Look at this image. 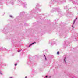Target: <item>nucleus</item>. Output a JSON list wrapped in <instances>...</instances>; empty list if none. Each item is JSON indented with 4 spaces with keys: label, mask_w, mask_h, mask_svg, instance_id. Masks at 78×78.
<instances>
[{
    "label": "nucleus",
    "mask_w": 78,
    "mask_h": 78,
    "mask_svg": "<svg viewBox=\"0 0 78 78\" xmlns=\"http://www.w3.org/2000/svg\"><path fill=\"white\" fill-rule=\"evenodd\" d=\"M57 54L58 55H59V52H58L57 53Z\"/></svg>",
    "instance_id": "f03ea898"
},
{
    "label": "nucleus",
    "mask_w": 78,
    "mask_h": 78,
    "mask_svg": "<svg viewBox=\"0 0 78 78\" xmlns=\"http://www.w3.org/2000/svg\"><path fill=\"white\" fill-rule=\"evenodd\" d=\"M76 19H77V18H76Z\"/></svg>",
    "instance_id": "9d476101"
},
{
    "label": "nucleus",
    "mask_w": 78,
    "mask_h": 78,
    "mask_svg": "<svg viewBox=\"0 0 78 78\" xmlns=\"http://www.w3.org/2000/svg\"><path fill=\"white\" fill-rule=\"evenodd\" d=\"M0 73H1V74L2 75V73H1L0 72Z\"/></svg>",
    "instance_id": "423d86ee"
},
{
    "label": "nucleus",
    "mask_w": 78,
    "mask_h": 78,
    "mask_svg": "<svg viewBox=\"0 0 78 78\" xmlns=\"http://www.w3.org/2000/svg\"><path fill=\"white\" fill-rule=\"evenodd\" d=\"M46 78H47V76H46Z\"/></svg>",
    "instance_id": "6e6552de"
},
{
    "label": "nucleus",
    "mask_w": 78,
    "mask_h": 78,
    "mask_svg": "<svg viewBox=\"0 0 78 78\" xmlns=\"http://www.w3.org/2000/svg\"><path fill=\"white\" fill-rule=\"evenodd\" d=\"M10 17H12V16H10Z\"/></svg>",
    "instance_id": "ddd939ff"
},
{
    "label": "nucleus",
    "mask_w": 78,
    "mask_h": 78,
    "mask_svg": "<svg viewBox=\"0 0 78 78\" xmlns=\"http://www.w3.org/2000/svg\"><path fill=\"white\" fill-rule=\"evenodd\" d=\"M35 43H36L35 42H34V43H32V44H31V45H33V44H35Z\"/></svg>",
    "instance_id": "f257e3e1"
},
{
    "label": "nucleus",
    "mask_w": 78,
    "mask_h": 78,
    "mask_svg": "<svg viewBox=\"0 0 78 78\" xmlns=\"http://www.w3.org/2000/svg\"><path fill=\"white\" fill-rule=\"evenodd\" d=\"M45 59H46V58L45 57Z\"/></svg>",
    "instance_id": "f8f14e48"
},
{
    "label": "nucleus",
    "mask_w": 78,
    "mask_h": 78,
    "mask_svg": "<svg viewBox=\"0 0 78 78\" xmlns=\"http://www.w3.org/2000/svg\"><path fill=\"white\" fill-rule=\"evenodd\" d=\"M20 51H18V52H20Z\"/></svg>",
    "instance_id": "20e7f679"
},
{
    "label": "nucleus",
    "mask_w": 78,
    "mask_h": 78,
    "mask_svg": "<svg viewBox=\"0 0 78 78\" xmlns=\"http://www.w3.org/2000/svg\"><path fill=\"white\" fill-rule=\"evenodd\" d=\"M64 60H65V62H66V58H65V59Z\"/></svg>",
    "instance_id": "39448f33"
},
{
    "label": "nucleus",
    "mask_w": 78,
    "mask_h": 78,
    "mask_svg": "<svg viewBox=\"0 0 78 78\" xmlns=\"http://www.w3.org/2000/svg\"><path fill=\"white\" fill-rule=\"evenodd\" d=\"M25 78H27V77H25Z\"/></svg>",
    "instance_id": "1a4fd4ad"
},
{
    "label": "nucleus",
    "mask_w": 78,
    "mask_h": 78,
    "mask_svg": "<svg viewBox=\"0 0 78 78\" xmlns=\"http://www.w3.org/2000/svg\"><path fill=\"white\" fill-rule=\"evenodd\" d=\"M44 56H45V54H44Z\"/></svg>",
    "instance_id": "9b49d317"
},
{
    "label": "nucleus",
    "mask_w": 78,
    "mask_h": 78,
    "mask_svg": "<svg viewBox=\"0 0 78 78\" xmlns=\"http://www.w3.org/2000/svg\"><path fill=\"white\" fill-rule=\"evenodd\" d=\"M15 66H17V64H16L15 65Z\"/></svg>",
    "instance_id": "0eeeda50"
},
{
    "label": "nucleus",
    "mask_w": 78,
    "mask_h": 78,
    "mask_svg": "<svg viewBox=\"0 0 78 78\" xmlns=\"http://www.w3.org/2000/svg\"><path fill=\"white\" fill-rule=\"evenodd\" d=\"M31 45H29V47H30L31 46Z\"/></svg>",
    "instance_id": "7ed1b4c3"
}]
</instances>
